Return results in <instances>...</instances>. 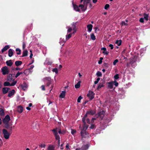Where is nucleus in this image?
<instances>
[{
	"mask_svg": "<svg viewBox=\"0 0 150 150\" xmlns=\"http://www.w3.org/2000/svg\"><path fill=\"white\" fill-rule=\"evenodd\" d=\"M53 132V133L56 139L58 140L59 142H60V137L58 134L57 132H58L59 134L62 133V132L61 129L56 128L55 129H54L52 130Z\"/></svg>",
	"mask_w": 150,
	"mask_h": 150,
	"instance_id": "1",
	"label": "nucleus"
},
{
	"mask_svg": "<svg viewBox=\"0 0 150 150\" xmlns=\"http://www.w3.org/2000/svg\"><path fill=\"white\" fill-rule=\"evenodd\" d=\"M89 3V0H84L83 3V4H80L79 5V7L83 11H85L87 8V4Z\"/></svg>",
	"mask_w": 150,
	"mask_h": 150,
	"instance_id": "2",
	"label": "nucleus"
},
{
	"mask_svg": "<svg viewBox=\"0 0 150 150\" xmlns=\"http://www.w3.org/2000/svg\"><path fill=\"white\" fill-rule=\"evenodd\" d=\"M2 133L4 134V136L5 139H8L9 138L10 134L9 133L6 129H3L2 130Z\"/></svg>",
	"mask_w": 150,
	"mask_h": 150,
	"instance_id": "3",
	"label": "nucleus"
},
{
	"mask_svg": "<svg viewBox=\"0 0 150 150\" xmlns=\"http://www.w3.org/2000/svg\"><path fill=\"white\" fill-rule=\"evenodd\" d=\"M94 94L93 92L92 91H89L87 94V96L90 99V100H91L94 98Z\"/></svg>",
	"mask_w": 150,
	"mask_h": 150,
	"instance_id": "4",
	"label": "nucleus"
},
{
	"mask_svg": "<svg viewBox=\"0 0 150 150\" xmlns=\"http://www.w3.org/2000/svg\"><path fill=\"white\" fill-rule=\"evenodd\" d=\"M1 71L3 74L4 75L8 74L9 73L8 69L6 67H3Z\"/></svg>",
	"mask_w": 150,
	"mask_h": 150,
	"instance_id": "5",
	"label": "nucleus"
},
{
	"mask_svg": "<svg viewBox=\"0 0 150 150\" xmlns=\"http://www.w3.org/2000/svg\"><path fill=\"white\" fill-rule=\"evenodd\" d=\"M10 120V117L8 115H7L6 116L5 118L3 120V123L5 124H8V122Z\"/></svg>",
	"mask_w": 150,
	"mask_h": 150,
	"instance_id": "6",
	"label": "nucleus"
},
{
	"mask_svg": "<svg viewBox=\"0 0 150 150\" xmlns=\"http://www.w3.org/2000/svg\"><path fill=\"white\" fill-rule=\"evenodd\" d=\"M16 83V81H14L11 84H10L9 82L6 81L4 83V86H13Z\"/></svg>",
	"mask_w": 150,
	"mask_h": 150,
	"instance_id": "7",
	"label": "nucleus"
},
{
	"mask_svg": "<svg viewBox=\"0 0 150 150\" xmlns=\"http://www.w3.org/2000/svg\"><path fill=\"white\" fill-rule=\"evenodd\" d=\"M101 50L103 51L102 53L105 55H108L109 52H107L106 48L102 47Z\"/></svg>",
	"mask_w": 150,
	"mask_h": 150,
	"instance_id": "8",
	"label": "nucleus"
},
{
	"mask_svg": "<svg viewBox=\"0 0 150 150\" xmlns=\"http://www.w3.org/2000/svg\"><path fill=\"white\" fill-rule=\"evenodd\" d=\"M87 27L88 31L89 32H90L92 30L93 27V25L91 24H89L87 25Z\"/></svg>",
	"mask_w": 150,
	"mask_h": 150,
	"instance_id": "9",
	"label": "nucleus"
},
{
	"mask_svg": "<svg viewBox=\"0 0 150 150\" xmlns=\"http://www.w3.org/2000/svg\"><path fill=\"white\" fill-rule=\"evenodd\" d=\"M107 83L108 84V88L110 89H112L113 88V81L108 82Z\"/></svg>",
	"mask_w": 150,
	"mask_h": 150,
	"instance_id": "10",
	"label": "nucleus"
},
{
	"mask_svg": "<svg viewBox=\"0 0 150 150\" xmlns=\"http://www.w3.org/2000/svg\"><path fill=\"white\" fill-rule=\"evenodd\" d=\"M65 91H62L61 94L59 95V97L62 98H64L65 96Z\"/></svg>",
	"mask_w": 150,
	"mask_h": 150,
	"instance_id": "11",
	"label": "nucleus"
},
{
	"mask_svg": "<svg viewBox=\"0 0 150 150\" xmlns=\"http://www.w3.org/2000/svg\"><path fill=\"white\" fill-rule=\"evenodd\" d=\"M13 54V52L11 49L9 50L8 55L9 57H11Z\"/></svg>",
	"mask_w": 150,
	"mask_h": 150,
	"instance_id": "12",
	"label": "nucleus"
},
{
	"mask_svg": "<svg viewBox=\"0 0 150 150\" xmlns=\"http://www.w3.org/2000/svg\"><path fill=\"white\" fill-rule=\"evenodd\" d=\"M23 108L21 106H19L18 107V111L19 113H21L23 111Z\"/></svg>",
	"mask_w": 150,
	"mask_h": 150,
	"instance_id": "13",
	"label": "nucleus"
},
{
	"mask_svg": "<svg viewBox=\"0 0 150 150\" xmlns=\"http://www.w3.org/2000/svg\"><path fill=\"white\" fill-rule=\"evenodd\" d=\"M9 89V88L7 87H5L3 88L2 89L3 93H7Z\"/></svg>",
	"mask_w": 150,
	"mask_h": 150,
	"instance_id": "14",
	"label": "nucleus"
},
{
	"mask_svg": "<svg viewBox=\"0 0 150 150\" xmlns=\"http://www.w3.org/2000/svg\"><path fill=\"white\" fill-rule=\"evenodd\" d=\"M28 51L27 50H24L23 52L22 57H25L28 55Z\"/></svg>",
	"mask_w": 150,
	"mask_h": 150,
	"instance_id": "15",
	"label": "nucleus"
},
{
	"mask_svg": "<svg viewBox=\"0 0 150 150\" xmlns=\"http://www.w3.org/2000/svg\"><path fill=\"white\" fill-rule=\"evenodd\" d=\"M9 47L8 45H6L3 48L2 50L1 51L2 52L6 50Z\"/></svg>",
	"mask_w": 150,
	"mask_h": 150,
	"instance_id": "16",
	"label": "nucleus"
},
{
	"mask_svg": "<svg viewBox=\"0 0 150 150\" xmlns=\"http://www.w3.org/2000/svg\"><path fill=\"white\" fill-rule=\"evenodd\" d=\"M15 92V90H12L9 93L8 96L11 97L14 94Z\"/></svg>",
	"mask_w": 150,
	"mask_h": 150,
	"instance_id": "17",
	"label": "nucleus"
},
{
	"mask_svg": "<svg viewBox=\"0 0 150 150\" xmlns=\"http://www.w3.org/2000/svg\"><path fill=\"white\" fill-rule=\"evenodd\" d=\"M22 64V62L20 61H16L15 62V64L17 66H18L19 65H21Z\"/></svg>",
	"mask_w": 150,
	"mask_h": 150,
	"instance_id": "18",
	"label": "nucleus"
},
{
	"mask_svg": "<svg viewBox=\"0 0 150 150\" xmlns=\"http://www.w3.org/2000/svg\"><path fill=\"white\" fill-rule=\"evenodd\" d=\"M81 81H79L75 85V87L76 88H79L80 86Z\"/></svg>",
	"mask_w": 150,
	"mask_h": 150,
	"instance_id": "19",
	"label": "nucleus"
},
{
	"mask_svg": "<svg viewBox=\"0 0 150 150\" xmlns=\"http://www.w3.org/2000/svg\"><path fill=\"white\" fill-rule=\"evenodd\" d=\"M6 63L7 65L9 66H11L13 64V63L11 60H9L7 61L6 62Z\"/></svg>",
	"mask_w": 150,
	"mask_h": 150,
	"instance_id": "20",
	"label": "nucleus"
},
{
	"mask_svg": "<svg viewBox=\"0 0 150 150\" xmlns=\"http://www.w3.org/2000/svg\"><path fill=\"white\" fill-rule=\"evenodd\" d=\"M149 16V14H146L145 13L144 14L143 16L144 17V18L146 21H147L148 20Z\"/></svg>",
	"mask_w": 150,
	"mask_h": 150,
	"instance_id": "21",
	"label": "nucleus"
},
{
	"mask_svg": "<svg viewBox=\"0 0 150 150\" xmlns=\"http://www.w3.org/2000/svg\"><path fill=\"white\" fill-rule=\"evenodd\" d=\"M95 113V112L94 111L92 110H90L87 112V114L91 115H93Z\"/></svg>",
	"mask_w": 150,
	"mask_h": 150,
	"instance_id": "22",
	"label": "nucleus"
},
{
	"mask_svg": "<svg viewBox=\"0 0 150 150\" xmlns=\"http://www.w3.org/2000/svg\"><path fill=\"white\" fill-rule=\"evenodd\" d=\"M122 40H116L115 42V43L118 46H120L121 44Z\"/></svg>",
	"mask_w": 150,
	"mask_h": 150,
	"instance_id": "23",
	"label": "nucleus"
},
{
	"mask_svg": "<svg viewBox=\"0 0 150 150\" xmlns=\"http://www.w3.org/2000/svg\"><path fill=\"white\" fill-rule=\"evenodd\" d=\"M88 145H85L82 146L81 148L82 150H86L88 148Z\"/></svg>",
	"mask_w": 150,
	"mask_h": 150,
	"instance_id": "24",
	"label": "nucleus"
},
{
	"mask_svg": "<svg viewBox=\"0 0 150 150\" xmlns=\"http://www.w3.org/2000/svg\"><path fill=\"white\" fill-rule=\"evenodd\" d=\"M45 80H48L49 81V82L47 83V85L48 86H49L50 84V81L51 80L50 78H45Z\"/></svg>",
	"mask_w": 150,
	"mask_h": 150,
	"instance_id": "25",
	"label": "nucleus"
},
{
	"mask_svg": "<svg viewBox=\"0 0 150 150\" xmlns=\"http://www.w3.org/2000/svg\"><path fill=\"white\" fill-rule=\"evenodd\" d=\"M12 75L11 74H9L8 75V77L7 79L8 80L10 81L11 80H12Z\"/></svg>",
	"mask_w": 150,
	"mask_h": 150,
	"instance_id": "26",
	"label": "nucleus"
},
{
	"mask_svg": "<svg viewBox=\"0 0 150 150\" xmlns=\"http://www.w3.org/2000/svg\"><path fill=\"white\" fill-rule=\"evenodd\" d=\"M127 20L126 21V22L124 21H122L121 23V25L122 26H127Z\"/></svg>",
	"mask_w": 150,
	"mask_h": 150,
	"instance_id": "27",
	"label": "nucleus"
},
{
	"mask_svg": "<svg viewBox=\"0 0 150 150\" xmlns=\"http://www.w3.org/2000/svg\"><path fill=\"white\" fill-rule=\"evenodd\" d=\"M74 10L76 11H79L80 10V9L76 5H74Z\"/></svg>",
	"mask_w": 150,
	"mask_h": 150,
	"instance_id": "28",
	"label": "nucleus"
},
{
	"mask_svg": "<svg viewBox=\"0 0 150 150\" xmlns=\"http://www.w3.org/2000/svg\"><path fill=\"white\" fill-rule=\"evenodd\" d=\"M91 39L93 40H96V37L93 33H92L91 35Z\"/></svg>",
	"mask_w": 150,
	"mask_h": 150,
	"instance_id": "29",
	"label": "nucleus"
},
{
	"mask_svg": "<svg viewBox=\"0 0 150 150\" xmlns=\"http://www.w3.org/2000/svg\"><path fill=\"white\" fill-rule=\"evenodd\" d=\"M71 33H70L68 35H66V39L67 40H68L69 38H70L71 37Z\"/></svg>",
	"mask_w": 150,
	"mask_h": 150,
	"instance_id": "30",
	"label": "nucleus"
},
{
	"mask_svg": "<svg viewBox=\"0 0 150 150\" xmlns=\"http://www.w3.org/2000/svg\"><path fill=\"white\" fill-rule=\"evenodd\" d=\"M0 115H4V110L2 108H0Z\"/></svg>",
	"mask_w": 150,
	"mask_h": 150,
	"instance_id": "31",
	"label": "nucleus"
},
{
	"mask_svg": "<svg viewBox=\"0 0 150 150\" xmlns=\"http://www.w3.org/2000/svg\"><path fill=\"white\" fill-rule=\"evenodd\" d=\"M47 150H54V147L52 146H50L48 147Z\"/></svg>",
	"mask_w": 150,
	"mask_h": 150,
	"instance_id": "32",
	"label": "nucleus"
},
{
	"mask_svg": "<svg viewBox=\"0 0 150 150\" xmlns=\"http://www.w3.org/2000/svg\"><path fill=\"white\" fill-rule=\"evenodd\" d=\"M39 146L41 148H45V144L42 143L40 144Z\"/></svg>",
	"mask_w": 150,
	"mask_h": 150,
	"instance_id": "33",
	"label": "nucleus"
},
{
	"mask_svg": "<svg viewBox=\"0 0 150 150\" xmlns=\"http://www.w3.org/2000/svg\"><path fill=\"white\" fill-rule=\"evenodd\" d=\"M52 71L53 72H55L56 74H57L58 73V69L57 68H55L54 69H52Z\"/></svg>",
	"mask_w": 150,
	"mask_h": 150,
	"instance_id": "34",
	"label": "nucleus"
},
{
	"mask_svg": "<svg viewBox=\"0 0 150 150\" xmlns=\"http://www.w3.org/2000/svg\"><path fill=\"white\" fill-rule=\"evenodd\" d=\"M23 73V72H18L16 75L15 77L16 78H17L20 75L22 74Z\"/></svg>",
	"mask_w": 150,
	"mask_h": 150,
	"instance_id": "35",
	"label": "nucleus"
},
{
	"mask_svg": "<svg viewBox=\"0 0 150 150\" xmlns=\"http://www.w3.org/2000/svg\"><path fill=\"white\" fill-rule=\"evenodd\" d=\"M96 74L98 76H101L102 75L101 72L99 71H98Z\"/></svg>",
	"mask_w": 150,
	"mask_h": 150,
	"instance_id": "36",
	"label": "nucleus"
},
{
	"mask_svg": "<svg viewBox=\"0 0 150 150\" xmlns=\"http://www.w3.org/2000/svg\"><path fill=\"white\" fill-rule=\"evenodd\" d=\"M71 133L72 135H74L76 133V131L75 130L73 129H71Z\"/></svg>",
	"mask_w": 150,
	"mask_h": 150,
	"instance_id": "37",
	"label": "nucleus"
},
{
	"mask_svg": "<svg viewBox=\"0 0 150 150\" xmlns=\"http://www.w3.org/2000/svg\"><path fill=\"white\" fill-rule=\"evenodd\" d=\"M103 83H100L99 84V85L98 87V89L99 88H101L103 86Z\"/></svg>",
	"mask_w": 150,
	"mask_h": 150,
	"instance_id": "38",
	"label": "nucleus"
},
{
	"mask_svg": "<svg viewBox=\"0 0 150 150\" xmlns=\"http://www.w3.org/2000/svg\"><path fill=\"white\" fill-rule=\"evenodd\" d=\"M16 51L18 52L17 53L18 54H20L21 51L20 49L18 48H17L16 49Z\"/></svg>",
	"mask_w": 150,
	"mask_h": 150,
	"instance_id": "39",
	"label": "nucleus"
},
{
	"mask_svg": "<svg viewBox=\"0 0 150 150\" xmlns=\"http://www.w3.org/2000/svg\"><path fill=\"white\" fill-rule=\"evenodd\" d=\"M82 97L81 96H80L78 98L77 102L78 103H80L81 101V99H82Z\"/></svg>",
	"mask_w": 150,
	"mask_h": 150,
	"instance_id": "40",
	"label": "nucleus"
},
{
	"mask_svg": "<svg viewBox=\"0 0 150 150\" xmlns=\"http://www.w3.org/2000/svg\"><path fill=\"white\" fill-rule=\"evenodd\" d=\"M100 78H98L97 79H96V80L94 82V84H97L98 82H99V80H100Z\"/></svg>",
	"mask_w": 150,
	"mask_h": 150,
	"instance_id": "41",
	"label": "nucleus"
},
{
	"mask_svg": "<svg viewBox=\"0 0 150 150\" xmlns=\"http://www.w3.org/2000/svg\"><path fill=\"white\" fill-rule=\"evenodd\" d=\"M29 71L28 69L25 70L23 72V73H24V74L26 75H27V74H28V73L29 72Z\"/></svg>",
	"mask_w": 150,
	"mask_h": 150,
	"instance_id": "42",
	"label": "nucleus"
},
{
	"mask_svg": "<svg viewBox=\"0 0 150 150\" xmlns=\"http://www.w3.org/2000/svg\"><path fill=\"white\" fill-rule=\"evenodd\" d=\"M68 30H67V32L69 33L71 32V30H72V28L71 27H68Z\"/></svg>",
	"mask_w": 150,
	"mask_h": 150,
	"instance_id": "43",
	"label": "nucleus"
},
{
	"mask_svg": "<svg viewBox=\"0 0 150 150\" xmlns=\"http://www.w3.org/2000/svg\"><path fill=\"white\" fill-rule=\"evenodd\" d=\"M118 60L117 59H115L113 62V64L114 65H115L118 62Z\"/></svg>",
	"mask_w": 150,
	"mask_h": 150,
	"instance_id": "44",
	"label": "nucleus"
},
{
	"mask_svg": "<svg viewBox=\"0 0 150 150\" xmlns=\"http://www.w3.org/2000/svg\"><path fill=\"white\" fill-rule=\"evenodd\" d=\"M27 87V86L26 85H25V86H22V88L24 90H25L26 89Z\"/></svg>",
	"mask_w": 150,
	"mask_h": 150,
	"instance_id": "45",
	"label": "nucleus"
},
{
	"mask_svg": "<svg viewBox=\"0 0 150 150\" xmlns=\"http://www.w3.org/2000/svg\"><path fill=\"white\" fill-rule=\"evenodd\" d=\"M110 5L108 4H106L104 8L105 9H107L109 7Z\"/></svg>",
	"mask_w": 150,
	"mask_h": 150,
	"instance_id": "46",
	"label": "nucleus"
},
{
	"mask_svg": "<svg viewBox=\"0 0 150 150\" xmlns=\"http://www.w3.org/2000/svg\"><path fill=\"white\" fill-rule=\"evenodd\" d=\"M95 128V126L94 125L92 124L91 125L90 128L91 129H93Z\"/></svg>",
	"mask_w": 150,
	"mask_h": 150,
	"instance_id": "47",
	"label": "nucleus"
},
{
	"mask_svg": "<svg viewBox=\"0 0 150 150\" xmlns=\"http://www.w3.org/2000/svg\"><path fill=\"white\" fill-rule=\"evenodd\" d=\"M113 83H115V85L116 86H118V83L116 81H113Z\"/></svg>",
	"mask_w": 150,
	"mask_h": 150,
	"instance_id": "48",
	"label": "nucleus"
},
{
	"mask_svg": "<svg viewBox=\"0 0 150 150\" xmlns=\"http://www.w3.org/2000/svg\"><path fill=\"white\" fill-rule=\"evenodd\" d=\"M119 78V75L118 74H116L115 75V76H114V78L115 79H117Z\"/></svg>",
	"mask_w": 150,
	"mask_h": 150,
	"instance_id": "49",
	"label": "nucleus"
},
{
	"mask_svg": "<svg viewBox=\"0 0 150 150\" xmlns=\"http://www.w3.org/2000/svg\"><path fill=\"white\" fill-rule=\"evenodd\" d=\"M88 127V126L87 125H86L85 124H84V125L83 127V129H86Z\"/></svg>",
	"mask_w": 150,
	"mask_h": 150,
	"instance_id": "50",
	"label": "nucleus"
},
{
	"mask_svg": "<svg viewBox=\"0 0 150 150\" xmlns=\"http://www.w3.org/2000/svg\"><path fill=\"white\" fill-rule=\"evenodd\" d=\"M139 21L141 23L144 22V18H141L139 20Z\"/></svg>",
	"mask_w": 150,
	"mask_h": 150,
	"instance_id": "51",
	"label": "nucleus"
},
{
	"mask_svg": "<svg viewBox=\"0 0 150 150\" xmlns=\"http://www.w3.org/2000/svg\"><path fill=\"white\" fill-rule=\"evenodd\" d=\"M25 47V44L24 42H23V50H24Z\"/></svg>",
	"mask_w": 150,
	"mask_h": 150,
	"instance_id": "52",
	"label": "nucleus"
},
{
	"mask_svg": "<svg viewBox=\"0 0 150 150\" xmlns=\"http://www.w3.org/2000/svg\"><path fill=\"white\" fill-rule=\"evenodd\" d=\"M99 114H100L101 115H104V112L103 110H102V111H101L99 112Z\"/></svg>",
	"mask_w": 150,
	"mask_h": 150,
	"instance_id": "53",
	"label": "nucleus"
},
{
	"mask_svg": "<svg viewBox=\"0 0 150 150\" xmlns=\"http://www.w3.org/2000/svg\"><path fill=\"white\" fill-rule=\"evenodd\" d=\"M111 49H113V45L112 44H110L109 45Z\"/></svg>",
	"mask_w": 150,
	"mask_h": 150,
	"instance_id": "54",
	"label": "nucleus"
},
{
	"mask_svg": "<svg viewBox=\"0 0 150 150\" xmlns=\"http://www.w3.org/2000/svg\"><path fill=\"white\" fill-rule=\"evenodd\" d=\"M99 115L101 119H102L103 118V117L104 115H101L100 114H99Z\"/></svg>",
	"mask_w": 150,
	"mask_h": 150,
	"instance_id": "55",
	"label": "nucleus"
},
{
	"mask_svg": "<svg viewBox=\"0 0 150 150\" xmlns=\"http://www.w3.org/2000/svg\"><path fill=\"white\" fill-rule=\"evenodd\" d=\"M75 25H74V27H73V30H74V32H73V33H73V34H74V33H75V32H76V30H75Z\"/></svg>",
	"mask_w": 150,
	"mask_h": 150,
	"instance_id": "56",
	"label": "nucleus"
},
{
	"mask_svg": "<svg viewBox=\"0 0 150 150\" xmlns=\"http://www.w3.org/2000/svg\"><path fill=\"white\" fill-rule=\"evenodd\" d=\"M41 88L42 89V90L44 91L45 90V86L44 85H42L41 86Z\"/></svg>",
	"mask_w": 150,
	"mask_h": 150,
	"instance_id": "57",
	"label": "nucleus"
},
{
	"mask_svg": "<svg viewBox=\"0 0 150 150\" xmlns=\"http://www.w3.org/2000/svg\"><path fill=\"white\" fill-rule=\"evenodd\" d=\"M86 118H84V117H83L82 119V120L83 122L85 123V120Z\"/></svg>",
	"mask_w": 150,
	"mask_h": 150,
	"instance_id": "58",
	"label": "nucleus"
},
{
	"mask_svg": "<svg viewBox=\"0 0 150 150\" xmlns=\"http://www.w3.org/2000/svg\"><path fill=\"white\" fill-rule=\"evenodd\" d=\"M95 120L96 119L95 118H93L91 121V122L92 123H93L94 122V120Z\"/></svg>",
	"mask_w": 150,
	"mask_h": 150,
	"instance_id": "59",
	"label": "nucleus"
},
{
	"mask_svg": "<svg viewBox=\"0 0 150 150\" xmlns=\"http://www.w3.org/2000/svg\"><path fill=\"white\" fill-rule=\"evenodd\" d=\"M81 135L82 136H84V133H83V131H81ZM85 134H86V133H85Z\"/></svg>",
	"mask_w": 150,
	"mask_h": 150,
	"instance_id": "60",
	"label": "nucleus"
},
{
	"mask_svg": "<svg viewBox=\"0 0 150 150\" xmlns=\"http://www.w3.org/2000/svg\"><path fill=\"white\" fill-rule=\"evenodd\" d=\"M66 148H67V149H69V145L68 144H67V145H66Z\"/></svg>",
	"mask_w": 150,
	"mask_h": 150,
	"instance_id": "61",
	"label": "nucleus"
},
{
	"mask_svg": "<svg viewBox=\"0 0 150 150\" xmlns=\"http://www.w3.org/2000/svg\"><path fill=\"white\" fill-rule=\"evenodd\" d=\"M34 67V66L33 65H32L30 67V69H32Z\"/></svg>",
	"mask_w": 150,
	"mask_h": 150,
	"instance_id": "62",
	"label": "nucleus"
},
{
	"mask_svg": "<svg viewBox=\"0 0 150 150\" xmlns=\"http://www.w3.org/2000/svg\"><path fill=\"white\" fill-rule=\"evenodd\" d=\"M102 61H100V60L98 61V63L99 64H101V63H102Z\"/></svg>",
	"mask_w": 150,
	"mask_h": 150,
	"instance_id": "63",
	"label": "nucleus"
},
{
	"mask_svg": "<svg viewBox=\"0 0 150 150\" xmlns=\"http://www.w3.org/2000/svg\"><path fill=\"white\" fill-rule=\"evenodd\" d=\"M33 56V54L32 53H31L30 54V58H32Z\"/></svg>",
	"mask_w": 150,
	"mask_h": 150,
	"instance_id": "64",
	"label": "nucleus"
}]
</instances>
